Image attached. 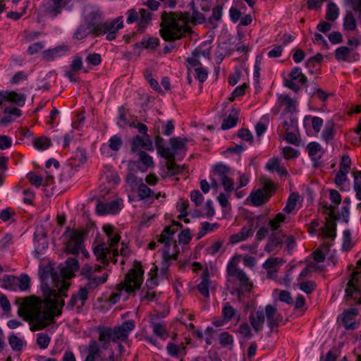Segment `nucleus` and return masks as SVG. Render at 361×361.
Returning a JSON list of instances; mask_svg holds the SVG:
<instances>
[{
  "label": "nucleus",
  "instance_id": "f257e3e1",
  "mask_svg": "<svg viewBox=\"0 0 361 361\" xmlns=\"http://www.w3.org/2000/svg\"><path fill=\"white\" fill-rule=\"evenodd\" d=\"M68 288L63 285L60 291L49 289L48 297L43 300L34 296L16 298L15 304L19 306L18 314L29 322L32 331L46 328L54 322L56 316L61 314L65 303L61 298L67 295Z\"/></svg>",
  "mask_w": 361,
  "mask_h": 361
},
{
  "label": "nucleus",
  "instance_id": "f03ea898",
  "mask_svg": "<svg viewBox=\"0 0 361 361\" xmlns=\"http://www.w3.org/2000/svg\"><path fill=\"white\" fill-rule=\"evenodd\" d=\"M191 22L196 25L204 20V16L197 10L192 13L191 19L188 13L164 12L161 14L160 35L165 41H173L180 39L186 33H190L191 27L188 23Z\"/></svg>",
  "mask_w": 361,
  "mask_h": 361
},
{
  "label": "nucleus",
  "instance_id": "7ed1b4c3",
  "mask_svg": "<svg viewBox=\"0 0 361 361\" xmlns=\"http://www.w3.org/2000/svg\"><path fill=\"white\" fill-rule=\"evenodd\" d=\"M135 322L128 320L114 329L102 327L99 329V341L104 350L109 348L110 341L114 343L123 342L128 340L130 333L135 329Z\"/></svg>",
  "mask_w": 361,
  "mask_h": 361
},
{
  "label": "nucleus",
  "instance_id": "20e7f679",
  "mask_svg": "<svg viewBox=\"0 0 361 361\" xmlns=\"http://www.w3.org/2000/svg\"><path fill=\"white\" fill-rule=\"evenodd\" d=\"M122 16L114 19L112 21L102 22L100 16L94 14L87 26L91 33L99 36L106 34V39L111 41L116 38V35L123 27Z\"/></svg>",
  "mask_w": 361,
  "mask_h": 361
},
{
  "label": "nucleus",
  "instance_id": "39448f33",
  "mask_svg": "<svg viewBox=\"0 0 361 361\" xmlns=\"http://www.w3.org/2000/svg\"><path fill=\"white\" fill-rule=\"evenodd\" d=\"M144 271L140 262L135 261L133 268L126 275L124 281L119 285L120 290H125L128 294L134 293L140 289L143 281Z\"/></svg>",
  "mask_w": 361,
  "mask_h": 361
},
{
  "label": "nucleus",
  "instance_id": "423d86ee",
  "mask_svg": "<svg viewBox=\"0 0 361 361\" xmlns=\"http://www.w3.org/2000/svg\"><path fill=\"white\" fill-rule=\"evenodd\" d=\"M126 23L132 24L137 23V30L143 32L146 27L149 25L152 20V13L147 9L140 8L137 11L135 8H130L126 13Z\"/></svg>",
  "mask_w": 361,
  "mask_h": 361
},
{
  "label": "nucleus",
  "instance_id": "0eeeda50",
  "mask_svg": "<svg viewBox=\"0 0 361 361\" xmlns=\"http://www.w3.org/2000/svg\"><path fill=\"white\" fill-rule=\"evenodd\" d=\"M361 293V271H354L351 274L345 288V298L347 300H357L356 302L361 305V298L357 299Z\"/></svg>",
  "mask_w": 361,
  "mask_h": 361
},
{
  "label": "nucleus",
  "instance_id": "6e6552de",
  "mask_svg": "<svg viewBox=\"0 0 361 361\" xmlns=\"http://www.w3.org/2000/svg\"><path fill=\"white\" fill-rule=\"evenodd\" d=\"M226 271L229 276H234L239 281L243 290L250 292L252 288V283L250 281L247 274L237 267L236 263L231 261L228 264Z\"/></svg>",
  "mask_w": 361,
  "mask_h": 361
},
{
  "label": "nucleus",
  "instance_id": "1a4fd4ad",
  "mask_svg": "<svg viewBox=\"0 0 361 361\" xmlns=\"http://www.w3.org/2000/svg\"><path fill=\"white\" fill-rule=\"evenodd\" d=\"M84 234L83 231L73 230L72 234L70 235L68 240L66 243L64 251L67 254H78L84 248Z\"/></svg>",
  "mask_w": 361,
  "mask_h": 361
},
{
  "label": "nucleus",
  "instance_id": "9d476101",
  "mask_svg": "<svg viewBox=\"0 0 361 361\" xmlns=\"http://www.w3.org/2000/svg\"><path fill=\"white\" fill-rule=\"evenodd\" d=\"M336 206H325L324 213L327 214L326 217V224L323 228V233L326 238H334L336 237V224L335 221L338 220V218L335 214Z\"/></svg>",
  "mask_w": 361,
  "mask_h": 361
},
{
  "label": "nucleus",
  "instance_id": "9b49d317",
  "mask_svg": "<svg viewBox=\"0 0 361 361\" xmlns=\"http://www.w3.org/2000/svg\"><path fill=\"white\" fill-rule=\"evenodd\" d=\"M289 77L290 79L284 80L283 84L285 87L290 89L295 92H298L300 90V86L297 85L294 80H298L302 86L306 87L307 78L302 73L300 68L295 67L293 68L289 74Z\"/></svg>",
  "mask_w": 361,
  "mask_h": 361
},
{
  "label": "nucleus",
  "instance_id": "f8f14e48",
  "mask_svg": "<svg viewBox=\"0 0 361 361\" xmlns=\"http://www.w3.org/2000/svg\"><path fill=\"white\" fill-rule=\"evenodd\" d=\"M145 151H153V144L149 135L133 137L130 142V152L137 154Z\"/></svg>",
  "mask_w": 361,
  "mask_h": 361
},
{
  "label": "nucleus",
  "instance_id": "ddd939ff",
  "mask_svg": "<svg viewBox=\"0 0 361 361\" xmlns=\"http://www.w3.org/2000/svg\"><path fill=\"white\" fill-rule=\"evenodd\" d=\"M90 293L85 286H80L77 293L72 295L66 308L73 310L75 306H77L78 312H80L85 305Z\"/></svg>",
  "mask_w": 361,
  "mask_h": 361
},
{
  "label": "nucleus",
  "instance_id": "4468645a",
  "mask_svg": "<svg viewBox=\"0 0 361 361\" xmlns=\"http://www.w3.org/2000/svg\"><path fill=\"white\" fill-rule=\"evenodd\" d=\"M265 315L267 319V324L271 330L278 326L282 320V316L278 312L276 307L271 305H267L265 307Z\"/></svg>",
  "mask_w": 361,
  "mask_h": 361
},
{
  "label": "nucleus",
  "instance_id": "2eb2a0df",
  "mask_svg": "<svg viewBox=\"0 0 361 361\" xmlns=\"http://www.w3.org/2000/svg\"><path fill=\"white\" fill-rule=\"evenodd\" d=\"M285 235L281 230L272 231L269 237L264 250L267 252H271L274 249L283 243Z\"/></svg>",
  "mask_w": 361,
  "mask_h": 361
},
{
  "label": "nucleus",
  "instance_id": "dca6fc26",
  "mask_svg": "<svg viewBox=\"0 0 361 361\" xmlns=\"http://www.w3.org/2000/svg\"><path fill=\"white\" fill-rule=\"evenodd\" d=\"M265 317V312L262 309L252 312L250 314L249 321L255 332L258 333L262 330Z\"/></svg>",
  "mask_w": 361,
  "mask_h": 361
},
{
  "label": "nucleus",
  "instance_id": "f3484780",
  "mask_svg": "<svg viewBox=\"0 0 361 361\" xmlns=\"http://www.w3.org/2000/svg\"><path fill=\"white\" fill-rule=\"evenodd\" d=\"M120 204L118 200H113L106 203L99 202L96 206V211L99 215L115 214L121 209Z\"/></svg>",
  "mask_w": 361,
  "mask_h": 361
},
{
  "label": "nucleus",
  "instance_id": "a211bd4d",
  "mask_svg": "<svg viewBox=\"0 0 361 361\" xmlns=\"http://www.w3.org/2000/svg\"><path fill=\"white\" fill-rule=\"evenodd\" d=\"M221 314L224 319V322H228L232 319H236L238 322L240 319V314L239 312L231 305L229 302L224 304Z\"/></svg>",
  "mask_w": 361,
  "mask_h": 361
},
{
  "label": "nucleus",
  "instance_id": "6ab92c4d",
  "mask_svg": "<svg viewBox=\"0 0 361 361\" xmlns=\"http://www.w3.org/2000/svg\"><path fill=\"white\" fill-rule=\"evenodd\" d=\"M212 285V281L209 280V273L206 269L202 275L201 282L197 285V288L198 291L205 298L209 297V288Z\"/></svg>",
  "mask_w": 361,
  "mask_h": 361
},
{
  "label": "nucleus",
  "instance_id": "aec40b11",
  "mask_svg": "<svg viewBox=\"0 0 361 361\" xmlns=\"http://www.w3.org/2000/svg\"><path fill=\"white\" fill-rule=\"evenodd\" d=\"M111 250L106 246L105 243H100L94 248V254L98 261H100L102 264H108L109 262L107 258V255L109 254Z\"/></svg>",
  "mask_w": 361,
  "mask_h": 361
},
{
  "label": "nucleus",
  "instance_id": "412c9836",
  "mask_svg": "<svg viewBox=\"0 0 361 361\" xmlns=\"http://www.w3.org/2000/svg\"><path fill=\"white\" fill-rule=\"evenodd\" d=\"M65 5L64 0H50L46 8V12L54 18L61 13Z\"/></svg>",
  "mask_w": 361,
  "mask_h": 361
},
{
  "label": "nucleus",
  "instance_id": "4be33fe9",
  "mask_svg": "<svg viewBox=\"0 0 361 361\" xmlns=\"http://www.w3.org/2000/svg\"><path fill=\"white\" fill-rule=\"evenodd\" d=\"M239 110L233 108L229 115L223 121L221 128L223 130H228L235 126L239 119Z\"/></svg>",
  "mask_w": 361,
  "mask_h": 361
},
{
  "label": "nucleus",
  "instance_id": "5701e85b",
  "mask_svg": "<svg viewBox=\"0 0 361 361\" xmlns=\"http://www.w3.org/2000/svg\"><path fill=\"white\" fill-rule=\"evenodd\" d=\"M250 198L252 205L259 207L266 203L270 198V195H266L263 190L258 189L255 192H251Z\"/></svg>",
  "mask_w": 361,
  "mask_h": 361
},
{
  "label": "nucleus",
  "instance_id": "b1692460",
  "mask_svg": "<svg viewBox=\"0 0 361 361\" xmlns=\"http://www.w3.org/2000/svg\"><path fill=\"white\" fill-rule=\"evenodd\" d=\"M108 279V274L104 273L102 276H92L87 279V282L84 286L88 290L92 292L97 287L104 284Z\"/></svg>",
  "mask_w": 361,
  "mask_h": 361
},
{
  "label": "nucleus",
  "instance_id": "393cba45",
  "mask_svg": "<svg viewBox=\"0 0 361 361\" xmlns=\"http://www.w3.org/2000/svg\"><path fill=\"white\" fill-rule=\"evenodd\" d=\"M308 154L314 162V166H317L318 160L321 158V146L319 144L315 142H310L307 146Z\"/></svg>",
  "mask_w": 361,
  "mask_h": 361
},
{
  "label": "nucleus",
  "instance_id": "a878e982",
  "mask_svg": "<svg viewBox=\"0 0 361 361\" xmlns=\"http://www.w3.org/2000/svg\"><path fill=\"white\" fill-rule=\"evenodd\" d=\"M176 228L172 225L166 227L162 233L159 235L158 241L164 243L165 247L169 248L172 240V235L176 232Z\"/></svg>",
  "mask_w": 361,
  "mask_h": 361
},
{
  "label": "nucleus",
  "instance_id": "bb28decb",
  "mask_svg": "<svg viewBox=\"0 0 361 361\" xmlns=\"http://www.w3.org/2000/svg\"><path fill=\"white\" fill-rule=\"evenodd\" d=\"M357 314L356 309H350L344 312L343 323L346 329H355L356 328V324L351 321Z\"/></svg>",
  "mask_w": 361,
  "mask_h": 361
},
{
  "label": "nucleus",
  "instance_id": "cd10ccee",
  "mask_svg": "<svg viewBox=\"0 0 361 361\" xmlns=\"http://www.w3.org/2000/svg\"><path fill=\"white\" fill-rule=\"evenodd\" d=\"M67 47H58L54 49H48L42 53V57L47 61H51L56 57L60 56L67 51Z\"/></svg>",
  "mask_w": 361,
  "mask_h": 361
},
{
  "label": "nucleus",
  "instance_id": "c85d7f7f",
  "mask_svg": "<svg viewBox=\"0 0 361 361\" xmlns=\"http://www.w3.org/2000/svg\"><path fill=\"white\" fill-rule=\"evenodd\" d=\"M7 102L14 103L18 106H23L25 102L26 96L23 93H18L15 91H6Z\"/></svg>",
  "mask_w": 361,
  "mask_h": 361
},
{
  "label": "nucleus",
  "instance_id": "c756f323",
  "mask_svg": "<svg viewBox=\"0 0 361 361\" xmlns=\"http://www.w3.org/2000/svg\"><path fill=\"white\" fill-rule=\"evenodd\" d=\"M166 350L168 353L175 357H180L185 355V347L183 344L177 345L173 343L167 345Z\"/></svg>",
  "mask_w": 361,
  "mask_h": 361
},
{
  "label": "nucleus",
  "instance_id": "7c9ffc66",
  "mask_svg": "<svg viewBox=\"0 0 361 361\" xmlns=\"http://www.w3.org/2000/svg\"><path fill=\"white\" fill-rule=\"evenodd\" d=\"M18 279L11 275H4L2 278L0 286L8 290H16L17 288Z\"/></svg>",
  "mask_w": 361,
  "mask_h": 361
},
{
  "label": "nucleus",
  "instance_id": "2f4dec72",
  "mask_svg": "<svg viewBox=\"0 0 361 361\" xmlns=\"http://www.w3.org/2000/svg\"><path fill=\"white\" fill-rule=\"evenodd\" d=\"M136 154L138 156L137 161L143 165V168L140 169L142 171H145L148 168L153 166L152 158L146 152H140Z\"/></svg>",
  "mask_w": 361,
  "mask_h": 361
},
{
  "label": "nucleus",
  "instance_id": "473e14b6",
  "mask_svg": "<svg viewBox=\"0 0 361 361\" xmlns=\"http://www.w3.org/2000/svg\"><path fill=\"white\" fill-rule=\"evenodd\" d=\"M339 14V9L334 2H330L327 6L325 18L329 21H335Z\"/></svg>",
  "mask_w": 361,
  "mask_h": 361
},
{
  "label": "nucleus",
  "instance_id": "72a5a7b5",
  "mask_svg": "<svg viewBox=\"0 0 361 361\" xmlns=\"http://www.w3.org/2000/svg\"><path fill=\"white\" fill-rule=\"evenodd\" d=\"M188 142V139L186 137H174L169 140L171 148L175 150L185 149V145Z\"/></svg>",
  "mask_w": 361,
  "mask_h": 361
},
{
  "label": "nucleus",
  "instance_id": "f704fd0d",
  "mask_svg": "<svg viewBox=\"0 0 361 361\" xmlns=\"http://www.w3.org/2000/svg\"><path fill=\"white\" fill-rule=\"evenodd\" d=\"M344 29L348 31L355 30L357 27L355 19L351 12H348L343 20Z\"/></svg>",
  "mask_w": 361,
  "mask_h": 361
},
{
  "label": "nucleus",
  "instance_id": "c9c22d12",
  "mask_svg": "<svg viewBox=\"0 0 361 361\" xmlns=\"http://www.w3.org/2000/svg\"><path fill=\"white\" fill-rule=\"evenodd\" d=\"M286 220V216L282 213H278L275 217L269 221V226L271 231H278L281 225Z\"/></svg>",
  "mask_w": 361,
  "mask_h": 361
},
{
  "label": "nucleus",
  "instance_id": "e433bc0d",
  "mask_svg": "<svg viewBox=\"0 0 361 361\" xmlns=\"http://www.w3.org/2000/svg\"><path fill=\"white\" fill-rule=\"evenodd\" d=\"M231 171V168L226 164H217L213 166V172L221 178L226 177Z\"/></svg>",
  "mask_w": 361,
  "mask_h": 361
},
{
  "label": "nucleus",
  "instance_id": "4c0bfd02",
  "mask_svg": "<svg viewBox=\"0 0 361 361\" xmlns=\"http://www.w3.org/2000/svg\"><path fill=\"white\" fill-rule=\"evenodd\" d=\"M350 51L347 47H340L335 51V58L338 61H345L350 54Z\"/></svg>",
  "mask_w": 361,
  "mask_h": 361
},
{
  "label": "nucleus",
  "instance_id": "58836bf2",
  "mask_svg": "<svg viewBox=\"0 0 361 361\" xmlns=\"http://www.w3.org/2000/svg\"><path fill=\"white\" fill-rule=\"evenodd\" d=\"M354 190L356 192V197L361 200V171H353Z\"/></svg>",
  "mask_w": 361,
  "mask_h": 361
},
{
  "label": "nucleus",
  "instance_id": "ea45409f",
  "mask_svg": "<svg viewBox=\"0 0 361 361\" xmlns=\"http://www.w3.org/2000/svg\"><path fill=\"white\" fill-rule=\"evenodd\" d=\"M8 343L14 351H20L23 346V341L15 334H12L8 338Z\"/></svg>",
  "mask_w": 361,
  "mask_h": 361
},
{
  "label": "nucleus",
  "instance_id": "a19ab883",
  "mask_svg": "<svg viewBox=\"0 0 361 361\" xmlns=\"http://www.w3.org/2000/svg\"><path fill=\"white\" fill-rule=\"evenodd\" d=\"M137 192L141 200L152 197L154 195V192L144 183H141L139 185Z\"/></svg>",
  "mask_w": 361,
  "mask_h": 361
},
{
  "label": "nucleus",
  "instance_id": "79ce46f5",
  "mask_svg": "<svg viewBox=\"0 0 361 361\" xmlns=\"http://www.w3.org/2000/svg\"><path fill=\"white\" fill-rule=\"evenodd\" d=\"M151 326L154 334L157 336L163 338L164 336H168L165 324L152 322Z\"/></svg>",
  "mask_w": 361,
  "mask_h": 361
},
{
  "label": "nucleus",
  "instance_id": "37998d69",
  "mask_svg": "<svg viewBox=\"0 0 361 361\" xmlns=\"http://www.w3.org/2000/svg\"><path fill=\"white\" fill-rule=\"evenodd\" d=\"M90 34H92V33H91V31H90L87 26L80 25L75 31V32L73 35V39H77V40H80V39L86 37Z\"/></svg>",
  "mask_w": 361,
  "mask_h": 361
},
{
  "label": "nucleus",
  "instance_id": "c03bdc74",
  "mask_svg": "<svg viewBox=\"0 0 361 361\" xmlns=\"http://www.w3.org/2000/svg\"><path fill=\"white\" fill-rule=\"evenodd\" d=\"M159 44V39L157 38L149 37L147 40L143 39L142 42L137 43L136 47L142 48L154 49Z\"/></svg>",
  "mask_w": 361,
  "mask_h": 361
},
{
  "label": "nucleus",
  "instance_id": "a18cd8bd",
  "mask_svg": "<svg viewBox=\"0 0 361 361\" xmlns=\"http://www.w3.org/2000/svg\"><path fill=\"white\" fill-rule=\"evenodd\" d=\"M34 145L37 149L44 150L51 145V141L48 137H40L34 140Z\"/></svg>",
  "mask_w": 361,
  "mask_h": 361
},
{
  "label": "nucleus",
  "instance_id": "49530a36",
  "mask_svg": "<svg viewBox=\"0 0 361 361\" xmlns=\"http://www.w3.org/2000/svg\"><path fill=\"white\" fill-rule=\"evenodd\" d=\"M17 287L20 290H26L30 287V279L26 274H21L19 277H17Z\"/></svg>",
  "mask_w": 361,
  "mask_h": 361
},
{
  "label": "nucleus",
  "instance_id": "de8ad7c7",
  "mask_svg": "<svg viewBox=\"0 0 361 361\" xmlns=\"http://www.w3.org/2000/svg\"><path fill=\"white\" fill-rule=\"evenodd\" d=\"M123 145V140L117 135L112 136L109 140V147L113 151H118Z\"/></svg>",
  "mask_w": 361,
  "mask_h": 361
},
{
  "label": "nucleus",
  "instance_id": "09e8293b",
  "mask_svg": "<svg viewBox=\"0 0 361 361\" xmlns=\"http://www.w3.org/2000/svg\"><path fill=\"white\" fill-rule=\"evenodd\" d=\"M353 245L352 243L351 239V233L350 230H345L343 231V250L345 251H348L353 247Z\"/></svg>",
  "mask_w": 361,
  "mask_h": 361
},
{
  "label": "nucleus",
  "instance_id": "8fccbe9b",
  "mask_svg": "<svg viewBox=\"0 0 361 361\" xmlns=\"http://www.w3.org/2000/svg\"><path fill=\"white\" fill-rule=\"evenodd\" d=\"M298 196L295 194H291L288 197L286 202V207L283 208V211L288 214H290L296 207Z\"/></svg>",
  "mask_w": 361,
  "mask_h": 361
},
{
  "label": "nucleus",
  "instance_id": "3c124183",
  "mask_svg": "<svg viewBox=\"0 0 361 361\" xmlns=\"http://www.w3.org/2000/svg\"><path fill=\"white\" fill-rule=\"evenodd\" d=\"M51 341V338L45 334H37V343L41 349H45L48 347Z\"/></svg>",
  "mask_w": 361,
  "mask_h": 361
},
{
  "label": "nucleus",
  "instance_id": "603ef678",
  "mask_svg": "<svg viewBox=\"0 0 361 361\" xmlns=\"http://www.w3.org/2000/svg\"><path fill=\"white\" fill-rule=\"evenodd\" d=\"M306 92L310 97L317 95V97L322 101H326L329 97V94L321 88H315L312 90H309L306 88Z\"/></svg>",
  "mask_w": 361,
  "mask_h": 361
},
{
  "label": "nucleus",
  "instance_id": "864d4df0",
  "mask_svg": "<svg viewBox=\"0 0 361 361\" xmlns=\"http://www.w3.org/2000/svg\"><path fill=\"white\" fill-rule=\"evenodd\" d=\"M248 85L244 82L242 85L238 86L235 88L231 94V96L228 98L230 102H233L235 97L243 96L245 94V90L247 88Z\"/></svg>",
  "mask_w": 361,
  "mask_h": 361
},
{
  "label": "nucleus",
  "instance_id": "5fc2aeb1",
  "mask_svg": "<svg viewBox=\"0 0 361 361\" xmlns=\"http://www.w3.org/2000/svg\"><path fill=\"white\" fill-rule=\"evenodd\" d=\"M223 5L216 4L212 9V15L209 18V21L212 23V20L220 21L222 16Z\"/></svg>",
  "mask_w": 361,
  "mask_h": 361
},
{
  "label": "nucleus",
  "instance_id": "6e6d98bb",
  "mask_svg": "<svg viewBox=\"0 0 361 361\" xmlns=\"http://www.w3.org/2000/svg\"><path fill=\"white\" fill-rule=\"evenodd\" d=\"M283 128L288 132L298 130V121L294 118H290L289 121L285 120L283 122Z\"/></svg>",
  "mask_w": 361,
  "mask_h": 361
},
{
  "label": "nucleus",
  "instance_id": "4d7b16f0",
  "mask_svg": "<svg viewBox=\"0 0 361 361\" xmlns=\"http://www.w3.org/2000/svg\"><path fill=\"white\" fill-rule=\"evenodd\" d=\"M158 153L161 157L166 159L168 162L175 161V153L172 152L171 149L169 147H163L160 149V151H158Z\"/></svg>",
  "mask_w": 361,
  "mask_h": 361
},
{
  "label": "nucleus",
  "instance_id": "13d9d810",
  "mask_svg": "<svg viewBox=\"0 0 361 361\" xmlns=\"http://www.w3.org/2000/svg\"><path fill=\"white\" fill-rule=\"evenodd\" d=\"M158 298L156 292L152 291L151 289L142 290L141 293V300H147L148 301L157 300Z\"/></svg>",
  "mask_w": 361,
  "mask_h": 361
},
{
  "label": "nucleus",
  "instance_id": "bf43d9fd",
  "mask_svg": "<svg viewBox=\"0 0 361 361\" xmlns=\"http://www.w3.org/2000/svg\"><path fill=\"white\" fill-rule=\"evenodd\" d=\"M316 288V284L312 281L302 282L300 284V288L307 294L311 293Z\"/></svg>",
  "mask_w": 361,
  "mask_h": 361
},
{
  "label": "nucleus",
  "instance_id": "052dcab7",
  "mask_svg": "<svg viewBox=\"0 0 361 361\" xmlns=\"http://www.w3.org/2000/svg\"><path fill=\"white\" fill-rule=\"evenodd\" d=\"M237 332L243 336L244 337L250 338L252 336V334L251 331V329L248 324L247 323H242L238 330Z\"/></svg>",
  "mask_w": 361,
  "mask_h": 361
},
{
  "label": "nucleus",
  "instance_id": "680f3d73",
  "mask_svg": "<svg viewBox=\"0 0 361 361\" xmlns=\"http://www.w3.org/2000/svg\"><path fill=\"white\" fill-rule=\"evenodd\" d=\"M166 168H167L169 173H170V176H174V175L178 174L182 172V171L183 169V166L182 167L177 166L174 163V161H172L170 162H167Z\"/></svg>",
  "mask_w": 361,
  "mask_h": 361
},
{
  "label": "nucleus",
  "instance_id": "e2e57ef3",
  "mask_svg": "<svg viewBox=\"0 0 361 361\" xmlns=\"http://www.w3.org/2000/svg\"><path fill=\"white\" fill-rule=\"evenodd\" d=\"M190 199L195 203L196 207H199L203 202L204 197L199 190H195L190 193Z\"/></svg>",
  "mask_w": 361,
  "mask_h": 361
},
{
  "label": "nucleus",
  "instance_id": "0e129e2a",
  "mask_svg": "<svg viewBox=\"0 0 361 361\" xmlns=\"http://www.w3.org/2000/svg\"><path fill=\"white\" fill-rule=\"evenodd\" d=\"M27 178L32 185L37 188L42 185L43 178L41 176L35 175L34 173L30 172L27 174Z\"/></svg>",
  "mask_w": 361,
  "mask_h": 361
},
{
  "label": "nucleus",
  "instance_id": "69168bd1",
  "mask_svg": "<svg viewBox=\"0 0 361 361\" xmlns=\"http://www.w3.org/2000/svg\"><path fill=\"white\" fill-rule=\"evenodd\" d=\"M238 136L250 144L253 142V136L248 129L241 128L238 132Z\"/></svg>",
  "mask_w": 361,
  "mask_h": 361
},
{
  "label": "nucleus",
  "instance_id": "338daca9",
  "mask_svg": "<svg viewBox=\"0 0 361 361\" xmlns=\"http://www.w3.org/2000/svg\"><path fill=\"white\" fill-rule=\"evenodd\" d=\"M351 165V159L350 157L347 154H344L342 157L340 165L339 170L345 171L349 172Z\"/></svg>",
  "mask_w": 361,
  "mask_h": 361
},
{
  "label": "nucleus",
  "instance_id": "774afa93",
  "mask_svg": "<svg viewBox=\"0 0 361 361\" xmlns=\"http://www.w3.org/2000/svg\"><path fill=\"white\" fill-rule=\"evenodd\" d=\"M219 342L224 346L231 345L233 343V336L228 332H222L219 335Z\"/></svg>",
  "mask_w": 361,
  "mask_h": 361
}]
</instances>
